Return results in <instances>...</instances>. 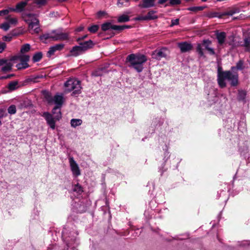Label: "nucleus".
<instances>
[{"instance_id": "obj_41", "label": "nucleus", "mask_w": 250, "mask_h": 250, "mask_svg": "<svg viewBox=\"0 0 250 250\" xmlns=\"http://www.w3.org/2000/svg\"><path fill=\"white\" fill-rule=\"evenodd\" d=\"M99 26L97 25H93L88 28L89 31L91 33H95L98 30Z\"/></svg>"}, {"instance_id": "obj_8", "label": "nucleus", "mask_w": 250, "mask_h": 250, "mask_svg": "<svg viewBox=\"0 0 250 250\" xmlns=\"http://www.w3.org/2000/svg\"><path fill=\"white\" fill-rule=\"evenodd\" d=\"M211 43V42L209 40H204L203 41L202 43L197 44L196 51L200 57H204V53L203 48V47L208 51L210 55H215V53L213 48L210 47Z\"/></svg>"}, {"instance_id": "obj_24", "label": "nucleus", "mask_w": 250, "mask_h": 250, "mask_svg": "<svg viewBox=\"0 0 250 250\" xmlns=\"http://www.w3.org/2000/svg\"><path fill=\"white\" fill-rule=\"evenodd\" d=\"M28 0L21 1L17 4L16 6V10L17 12H21L23 11L25 7V6L27 5Z\"/></svg>"}, {"instance_id": "obj_15", "label": "nucleus", "mask_w": 250, "mask_h": 250, "mask_svg": "<svg viewBox=\"0 0 250 250\" xmlns=\"http://www.w3.org/2000/svg\"><path fill=\"white\" fill-rule=\"evenodd\" d=\"M178 46L182 53L188 52L192 49V45L187 42H181L178 43Z\"/></svg>"}, {"instance_id": "obj_20", "label": "nucleus", "mask_w": 250, "mask_h": 250, "mask_svg": "<svg viewBox=\"0 0 250 250\" xmlns=\"http://www.w3.org/2000/svg\"><path fill=\"white\" fill-rule=\"evenodd\" d=\"M83 52H84L80 45L74 46L70 51L71 55L75 57L78 56Z\"/></svg>"}, {"instance_id": "obj_28", "label": "nucleus", "mask_w": 250, "mask_h": 250, "mask_svg": "<svg viewBox=\"0 0 250 250\" xmlns=\"http://www.w3.org/2000/svg\"><path fill=\"white\" fill-rule=\"evenodd\" d=\"M243 46L246 51L250 52V37L246 38L244 39Z\"/></svg>"}, {"instance_id": "obj_53", "label": "nucleus", "mask_w": 250, "mask_h": 250, "mask_svg": "<svg viewBox=\"0 0 250 250\" xmlns=\"http://www.w3.org/2000/svg\"><path fill=\"white\" fill-rule=\"evenodd\" d=\"M84 28V27L83 26H80V27H78L76 29V31L77 32H81L82 30H83Z\"/></svg>"}, {"instance_id": "obj_36", "label": "nucleus", "mask_w": 250, "mask_h": 250, "mask_svg": "<svg viewBox=\"0 0 250 250\" xmlns=\"http://www.w3.org/2000/svg\"><path fill=\"white\" fill-rule=\"evenodd\" d=\"M205 8V6H194L189 7L188 8V10L190 11L196 12L198 11L203 10Z\"/></svg>"}, {"instance_id": "obj_6", "label": "nucleus", "mask_w": 250, "mask_h": 250, "mask_svg": "<svg viewBox=\"0 0 250 250\" xmlns=\"http://www.w3.org/2000/svg\"><path fill=\"white\" fill-rule=\"evenodd\" d=\"M68 35L66 33H63L61 29L53 30L50 32L45 33L40 36L42 41L51 39L52 41H63L67 40Z\"/></svg>"}, {"instance_id": "obj_18", "label": "nucleus", "mask_w": 250, "mask_h": 250, "mask_svg": "<svg viewBox=\"0 0 250 250\" xmlns=\"http://www.w3.org/2000/svg\"><path fill=\"white\" fill-rule=\"evenodd\" d=\"M79 45L83 49V52L91 48L94 45V43L91 40H89L88 41L79 42Z\"/></svg>"}, {"instance_id": "obj_40", "label": "nucleus", "mask_w": 250, "mask_h": 250, "mask_svg": "<svg viewBox=\"0 0 250 250\" xmlns=\"http://www.w3.org/2000/svg\"><path fill=\"white\" fill-rule=\"evenodd\" d=\"M169 4L167 5L173 6L180 4L181 2V0H168Z\"/></svg>"}, {"instance_id": "obj_30", "label": "nucleus", "mask_w": 250, "mask_h": 250, "mask_svg": "<svg viewBox=\"0 0 250 250\" xmlns=\"http://www.w3.org/2000/svg\"><path fill=\"white\" fill-rule=\"evenodd\" d=\"M31 48V46L28 43H26L23 44L21 48V54L20 55H24V54L28 52Z\"/></svg>"}, {"instance_id": "obj_14", "label": "nucleus", "mask_w": 250, "mask_h": 250, "mask_svg": "<svg viewBox=\"0 0 250 250\" xmlns=\"http://www.w3.org/2000/svg\"><path fill=\"white\" fill-rule=\"evenodd\" d=\"M54 115H55L54 118H53L52 115L48 112H45L43 113V117L45 119L47 124L52 129H54L55 128V121L54 119L57 120L55 118V116L56 115V114H55Z\"/></svg>"}, {"instance_id": "obj_49", "label": "nucleus", "mask_w": 250, "mask_h": 250, "mask_svg": "<svg viewBox=\"0 0 250 250\" xmlns=\"http://www.w3.org/2000/svg\"><path fill=\"white\" fill-rule=\"evenodd\" d=\"M13 76V74H9V75H7L6 76H1L0 77V79L3 80V79H10Z\"/></svg>"}, {"instance_id": "obj_31", "label": "nucleus", "mask_w": 250, "mask_h": 250, "mask_svg": "<svg viewBox=\"0 0 250 250\" xmlns=\"http://www.w3.org/2000/svg\"><path fill=\"white\" fill-rule=\"evenodd\" d=\"M107 71L104 68H100L98 70L93 72L92 75L94 76H102L104 73L107 72Z\"/></svg>"}, {"instance_id": "obj_7", "label": "nucleus", "mask_w": 250, "mask_h": 250, "mask_svg": "<svg viewBox=\"0 0 250 250\" xmlns=\"http://www.w3.org/2000/svg\"><path fill=\"white\" fill-rule=\"evenodd\" d=\"M26 16L30 18V19H25V21L28 24L30 32L31 34L38 33L40 30L39 20L34 17L32 14H26Z\"/></svg>"}, {"instance_id": "obj_16", "label": "nucleus", "mask_w": 250, "mask_h": 250, "mask_svg": "<svg viewBox=\"0 0 250 250\" xmlns=\"http://www.w3.org/2000/svg\"><path fill=\"white\" fill-rule=\"evenodd\" d=\"M63 47L64 45L62 43L57 44L50 47L47 53V56L50 57L56 51L62 50Z\"/></svg>"}, {"instance_id": "obj_56", "label": "nucleus", "mask_w": 250, "mask_h": 250, "mask_svg": "<svg viewBox=\"0 0 250 250\" xmlns=\"http://www.w3.org/2000/svg\"><path fill=\"white\" fill-rule=\"evenodd\" d=\"M8 10H9V12L10 11H15V12H16V8H14L10 7L9 9H8Z\"/></svg>"}, {"instance_id": "obj_34", "label": "nucleus", "mask_w": 250, "mask_h": 250, "mask_svg": "<svg viewBox=\"0 0 250 250\" xmlns=\"http://www.w3.org/2000/svg\"><path fill=\"white\" fill-rule=\"evenodd\" d=\"M227 124H228V126L230 127H234L235 126L236 124V119L235 118H233L232 119H228L226 120Z\"/></svg>"}, {"instance_id": "obj_57", "label": "nucleus", "mask_w": 250, "mask_h": 250, "mask_svg": "<svg viewBox=\"0 0 250 250\" xmlns=\"http://www.w3.org/2000/svg\"><path fill=\"white\" fill-rule=\"evenodd\" d=\"M202 1H204V2H205L206 1H207V0H201Z\"/></svg>"}, {"instance_id": "obj_11", "label": "nucleus", "mask_w": 250, "mask_h": 250, "mask_svg": "<svg viewBox=\"0 0 250 250\" xmlns=\"http://www.w3.org/2000/svg\"><path fill=\"white\" fill-rule=\"evenodd\" d=\"M0 66H2L1 70L3 72L10 71L13 66L12 59H0Z\"/></svg>"}, {"instance_id": "obj_17", "label": "nucleus", "mask_w": 250, "mask_h": 250, "mask_svg": "<svg viewBox=\"0 0 250 250\" xmlns=\"http://www.w3.org/2000/svg\"><path fill=\"white\" fill-rule=\"evenodd\" d=\"M155 0H142V3L139 4V7L143 8H148L155 6Z\"/></svg>"}, {"instance_id": "obj_25", "label": "nucleus", "mask_w": 250, "mask_h": 250, "mask_svg": "<svg viewBox=\"0 0 250 250\" xmlns=\"http://www.w3.org/2000/svg\"><path fill=\"white\" fill-rule=\"evenodd\" d=\"M238 129L242 132L246 130L247 125L245 118L244 116L241 118V121L238 124Z\"/></svg>"}, {"instance_id": "obj_50", "label": "nucleus", "mask_w": 250, "mask_h": 250, "mask_svg": "<svg viewBox=\"0 0 250 250\" xmlns=\"http://www.w3.org/2000/svg\"><path fill=\"white\" fill-rule=\"evenodd\" d=\"M164 155L165 156L164 159L165 161H166L169 157V152H168L167 150H166L164 153Z\"/></svg>"}, {"instance_id": "obj_38", "label": "nucleus", "mask_w": 250, "mask_h": 250, "mask_svg": "<svg viewBox=\"0 0 250 250\" xmlns=\"http://www.w3.org/2000/svg\"><path fill=\"white\" fill-rule=\"evenodd\" d=\"M8 112L10 114H14L16 113V108L15 105H11L8 108Z\"/></svg>"}, {"instance_id": "obj_27", "label": "nucleus", "mask_w": 250, "mask_h": 250, "mask_svg": "<svg viewBox=\"0 0 250 250\" xmlns=\"http://www.w3.org/2000/svg\"><path fill=\"white\" fill-rule=\"evenodd\" d=\"M6 22L8 23L9 25H15L18 22L17 19L15 17H12L10 15H8L5 17Z\"/></svg>"}, {"instance_id": "obj_52", "label": "nucleus", "mask_w": 250, "mask_h": 250, "mask_svg": "<svg viewBox=\"0 0 250 250\" xmlns=\"http://www.w3.org/2000/svg\"><path fill=\"white\" fill-rule=\"evenodd\" d=\"M87 35H84V36H83L81 37H79L77 39V42H79L80 41H82V40H84V39H85L86 37H87Z\"/></svg>"}, {"instance_id": "obj_58", "label": "nucleus", "mask_w": 250, "mask_h": 250, "mask_svg": "<svg viewBox=\"0 0 250 250\" xmlns=\"http://www.w3.org/2000/svg\"><path fill=\"white\" fill-rule=\"evenodd\" d=\"M235 68V67H232L231 69L232 70V69H234Z\"/></svg>"}, {"instance_id": "obj_55", "label": "nucleus", "mask_w": 250, "mask_h": 250, "mask_svg": "<svg viewBox=\"0 0 250 250\" xmlns=\"http://www.w3.org/2000/svg\"><path fill=\"white\" fill-rule=\"evenodd\" d=\"M250 245V244L248 243V242H247V241H244L242 243L243 246H246L247 245Z\"/></svg>"}, {"instance_id": "obj_4", "label": "nucleus", "mask_w": 250, "mask_h": 250, "mask_svg": "<svg viewBox=\"0 0 250 250\" xmlns=\"http://www.w3.org/2000/svg\"><path fill=\"white\" fill-rule=\"evenodd\" d=\"M126 61L129 63V66L141 72L143 69V63L146 61L145 55L141 54H131L126 58Z\"/></svg>"}, {"instance_id": "obj_48", "label": "nucleus", "mask_w": 250, "mask_h": 250, "mask_svg": "<svg viewBox=\"0 0 250 250\" xmlns=\"http://www.w3.org/2000/svg\"><path fill=\"white\" fill-rule=\"evenodd\" d=\"M9 13V10L4 9L0 11V16H2L4 15H7Z\"/></svg>"}, {"instance_id": "obj_12", "label": "nucleus", "mask_w": 250, "mask_h": 250, "mask_svg": "<svg viewBox=\"0 0 250 250\" xmlns=\"http://www.w3.org/2000/svg\"><path fill=\"white\" fill-rule=\"evenodd\" d=\"M234 12H225L222 13H219L216 12H208L205 14V16L208 18H222L223 16L232 15Z\"/></svg>"}, {"instance_id": "obj_29", "label": "nucleus", "mask_w": 250, "mask_h": 250, "mask_svg": "<svg viewBox=\"0 0 250 250\" xmlns=\"http://www.w3.org/2000/svg\"><path fill=\"white\" fill-rule=\"evenodd\" d=\"M247 95V92L243 90H239L238 93V99L239 101H244Z\"/></svg>"}, {"instance_id": "obj_22", "label": "nucleus", "mask_w": 250, "mask_h": 250, "mask_svg": "<svg viewBox=\"0 0 250 250\" xmlns=\"http://www.w3.org/2000/svg\"><path fill=\"white\" fill-rule=\"evenodd\" d=\"M226 37V34L224 32L216 33V38L220 45H222L225 42Z\"/></svg>"}, {"instance_id": "obj_3", "label": "nucleus", "mask_w": 250, "mask_h": 250, "mask_svg": "<svg viewBox=\"0 0 250 250\" xmlns=\"http://www.w3.org/2000/svg\"><path fill=\"white\" fill-rule=\"evenodd\" d=\"M43 94L48 104H55V106L52 109V113L53 114H56L55 118L57 120H59L62 117L60 108L64 102L63 94L57 93L54 97H52L51 94L47 91H44Z\"/></svg>"}, {"instance_id": "obj_13", "label": "nucleus", "mask_w": 250, "mask_h": 250, "mask_svg": "<svg viewBox=\"0 0 250 250\" xmlns=\"http://www.w3.org/2000/svg\"><path fill=\"white\" fill-rule=\"evenodd\" d=\"M69 162L71 167V171L76 176H78L81 174L79 166L73 157L69 158Z\"/></svg>"}, {"instance_id": "obj_42", "label": "nucleus", "mask_w": 250, "mask_h": 250, "mask_svg": "<svg viewBox=\"0 0 250 250\" xmlns=\"http://www.w3.org/2000/svg\"><path fill=\"white\" fill-rule=\"evenodd\" d=\"M243 65H244V62L242 60H240L236 63V68L238 70H242L244 68Z\"/></svg>"}, {"instance_id": "obj_54", "label": "nucleus", "mask_w": 250, "mask_h": 250, "mask_svg": "<svg viewBox=\"0 0 250 250\" xmlns=\"http://www.w3.org/2000/svg\"><path fill=\"white\" fill-rule=\"evenodd\" d=\"M145 17V16H140L139 17H138L137 18V19L138 20H143V21H146L144 18Z\"/></svg>"}, {"instance_id": "obj_33", "label": "nucleus", "mask_w": 250, "mask_h": 250, "mask_svg": "<svg viewBox=\"0 0 250 250\" xmlns=\"http://www.w3.org/2000/svg\"><path fill=\"white\" fill-rule=\"evenodd\" d=\"M129 21V17L126 15H122L120 16L118 18L119 22H125Z\"/></svg>"}, {"instance_id": "obj_9", "label": "nucleus", "mask_w": 250, "mask_h": 250, "mask_svg": "<svg viewBox=\"0 0 250 250\" xmlns=\"http://www.w3.org/2000/svg\"><path fill=\"white\" fill-rule=\"evenodd\" d=\"M19 59L20 62L16 65V67L18 69H25L29 67V65L28 64V62L30 59V57L27 55H19L17 56L13 57L12 61Z\"/></svg>"}, {"instance_id": "obj_45", "label": "nucleus", "mask_w": 250, "mask_h": 250, "mask_svg": "<svg viewBox=\"0 0 250 250\" xmlns=\"http://www.w3.org/2000/svg\"><path fill=\"white\" fill-rule=\"evenodd\" d=\"M106 14V13L105 11H100L97 13V15L99 18H101L103 17Z\"/></svg>"}, {"instance_id": "obj_47", "label": "nucleus", "mask_w": 250, "mask_h": 250, "mask_svg": "<svg viewBox=\"0 0 250 250\" xmlns=\"http://www.w3.org/2000/svg\"><path fill=\"white\" fill-rule=\"evenodd\" d=\"M46 2V0H36L35 3L39 5H44Z\"/></svg>"}, {"instance_id": "obj_46", "label": "nucleus", "mask_w": 250, "mask_h": 250, "mask_svg": "<svg viewBox=\"0 0 250 250\" xmlns=\"http://www.w3.org/2000/svg\"><path fill=\"white\" fill-rule=\"evenodd\" d=\"M6 47V44L3 42H0V53L2 52Z\"/></svg>"}, {"instance_id": "obj_21", "label": "nucleus", "mask_w": 250, "mask_h": 250, "mask_svg": "<svg viewBox=\"0 0 250 250\" xmlns=\"http://www.w3.org/2000/svg\"><path fill=\"white\" fill-rule=\"evenodd\" d=\"M156 11L154 10L149 11L147 14L145 15L144 18L146 21L153 20L158 18V16L156 15Z\"/></svg>"}, {"instance_id": "obj_44", "label": "nucleus", "mask_w": 250, "mask_h": 250, "mask_svg": "<svg viewBox=\"0 0 250 250\" xmlns=\"http://www.w3.org/2000/svg\"><path fill=\"white\" fill-rule=\"evenodd\" d=\"M179 20L178 19H176L175 20H171V24L170 25V27H172L174 25H178L179 24Z\"/></svg>"}, {"instance_id": "obj_23", "label": "nucleus", "mask_w": 250, "mask_h": 250, "mask_svg": "<svg viewBox=\"0 0 250 250\" xmlns=\"http://www.w3.org/2000/svg\"><path fill=\"white\" fill-rule=\"evenodd\" d=\"M239 151L241 155L243 156L245 159L249 158L250 155L249 153L248 146L245 145L241 146L239 148Z\"/></svg>"}, {"instance_id": "obj_1", "label": "nucleus", "mask_w": 250, "mask_h": 250, "mask_svg": "<svg viewBox=\"0 0 250 250\" xmlns=\"http://www.w3.org/2000/svg\"><path fill=\"white\" fill-rule=\"evenodd\" d=\"M78 235L77 231L74 228L66 226L62 232L63 249H60L58 246L53 245L47 250H78L77 247L79 244Z\"/></svg>"}, {"instance_id": "obj_2", "label": "nucleus", "mask_w": 250, "mask_h": 250, "mask_svg": "<svg viewBox=\"0 0 250 250\" xmlns=\"http://www.w3.org/2000/svg\"><path fill=\"white\" fill-rule=\"evenodd\" d=\"M226 81L229 83L231 86H236L238 84V75L237 72L232 71H221L218 68L217 71V82L221 88L227 85Z\"/></svg>"}, {"instance_id": "obj_19", "label": "nucleus", "mask_w": 250, "mask_h": 250, "mask_svg": "<svg viewBox=\"0 0 250 250\" xmlns=\"http://www.w3.org/2000/svg\"><path fill=\"white\" fill-rule=\"evenodd\" d=\"M153 58L156 60H161L162 58L166 56V54L164 52L163 49L155 50L152 53Z\"/></svg>"}, {"instance_id": "obj_26", "label": "nucleus", "mask_w": 250, "mask_h": 250, "mask_svg": "<svg viewBox=\"0 0 250 250\" xmlns=\"http://www.w3.org/2000/svg\"><path fill=\"white\" fill-rule=\"evenodd\" d=\"M83 121L80 119H72L70 121L71 126L74 128L81 125L82 124Z\"/></svg>"}, {"instance_id": "obj_10", "label": "nucleus", "mask_w": 250, "mask_h": 250, "mask_svg": "<svg viewBox=\"0 0 250 250\" xmlns=\"http://www.w3.org/2000/svg\"><path fill=\"white\" fill-rule=\"evenodd\" d=\"M129 27L130 26L127 25H112L110 22H106L102 25V29L103 31H107L109 29L121 31L125 28H129Z\"/></svg>"}, {"instance_id": "obj_43", "label": "nucleus", "mask_w": 250, "mask_h": 250, "mask_svg": "<svg viewBox=\"0 0 250 250\" xmlns=\"http://www.w3.org/2000/svg\"><path fill=\"white\" fill-rule=\"evenodd\" d=\"M0 28H2L3 30L6 31L9 29L10 25L8 22L6 21L0 25Z\"/></svg>"}, {"instance_id": "obj_32", "label": "nucleus", "mask_w": 250, "mask_h": 250, "mask_svg": "<svg viewBox=\"0 0 250 250\" xmlns=\"http://www.w3.org/2000/svg\"><path fill=\"white\" fill-rule=\"evenodd\" d=\"M42 57V54L41 52L36 53L33 56V62H36L40 61Z\"/></svg>"}, {"instance_id": "obj_51", "label": "nucleus", "mask_w": 250, "mask_h": 250, "mask_svg": "<svg viewBox=\"0 0 250 250\" xmlns=\"http://www.w3.org/2000/svg\"><path fill=\"white\" fill-rule=\"evenodd\" d=\"M12 37L11 36H5L2 38V39L4 41L9 42L11 41Z\"/></svg>"}, {"instance_id": "obj_5", "label": "nucleus", "mask_w": 250, "mask_h": 250, "mask_svg": "<svg viewBox=\"0 0 250 250\" xmlns=\"http://www.w3.org/2000/svg\"><path fill=\"white\" fill-rule=\"evenodd\" d=\"M64 86L65 87L64 92L68 93L73 91L72 95L73 96H76L81 92V82L76 79H70L68 80L64 83Z\"/></svg>"}, {"instance_id": "obj_35", "label": "nucleus", "mask_w": 250, "mask_h": 250, "mask_svg": "<svg viewBox=\"0 0 250 250\" xmlns=\"http://www.w3.org/2000/svg\"><path fill=\"white\" fill-rule=\"evenodd\" d=\"M117 5L119 7H122L124 6H128L129 5V0H118Z\"/></svg>"}, {"instance_id": "obj_37", "label": "nucleus", "mask_w": 250, "mask_h": 250, "mask_svg": "<svg viewBox=\"0 0 250 250\" xmlns=\"http://www.w3.org/2000/svg\"><path fill=\"white\" fill-rule=\"evenodd\" d=\"M18 83L17 82H11L8 84V88L11 91L17 89Z\"/></svg>"}, {"instance_id": "obj_39", "label": "nucleus", "mask_w": 250, "mask_h": 250, "mask_svg": "<svg viewBox=\"0 0 250 250\" xmlns=\"http://www.w3.org/2000/svg\"><path fill=\"white\" fill-rule=\"evenodd\" d=\"M73 191L77 192L79 194H81L83 192L82 188L80 185L77 184L74 186Z\"/></svg>"}]
</instances>
